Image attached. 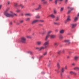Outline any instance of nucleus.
I'll return each instance as SVG.
<instances>
[{
    "instance_id": "1",
    "label": "nucleus",
    "mask_w": 79,
    "mask_h": 79,
    "mask_svg": "<svg viewBox=\"0 0 79 79\" xmlns=\"http://www.w3.org/2000/svg\"><path fill=\"white\" fill-rule=\"evenodd\" d=\"M19 42H22V43L26 44V38L24 36L22 37L20 40H19Z\"/></svg>"
},
{
    "instance_id": "2",
    "label": "nucleus",
    "mask_w": 79,
    "mask_h": 79,
    "mask_svg": "<svg viewBox=\"0 0 79 79\" xmlns=\"http://www.w3.org/2000/svg\"><path fill=\"white\" fill-rule=\"evenodd\" d=\"M49 40H48L44 43L43 45L45 47V48H47V45H48L49 44Z\"/></svg>"
},
{
    "instance_id": "3",
    "label": "nucleus",
    "mask_w": 79,
    "mask_h": 79,
    "mask_svg": "<svg viewBox=\"0 0 79 79\" xmlns=\"http://www.w3.org/2000/svg\"><path fill=\"white\" fill-rule=\"evenodd\" d=\"M4 15L6 16V17H7L8 18L11 17V16L12 17V16H13V15H12V14H10L8 13H4Z\"/></svg>"
},
{
    "instance_id": "4",
    "label": "nucleus",
    "mask_w": 79,
    "mask_h": 79,
    "mask_svg": "<svg viewBox=\"0 0 79 79\" xmlns=\"http://www.w3.org/2000/svg\"><path fill=\"white\" fill-rule=\"evenodd\" d=\"M42 8V5L39 4L38 5V7L35 9V10H40Z\"/></svg>"
},
{
    "instance_id": "5",
    "label": "nucleus",
    "mask_w": 79,
    "mask_h": 79,
    "mask_svg": "<svg viewBox=\"0 0 79 79\" xmlns=\"http://www.w3.org/2000/svg\"><path fill=\"white\" fill-rule=\"evenodd\" d=\"M65 30L63 29H62L60 30L59 31V33L60 34H63L64 33V32Z\"/></svg>"
},
{
    "instance_id": "6",
    "label": "nucleus",
    "mask_w": 79,
    "mask_h": 79,
    "mask_svg": "<svg viewBox=\"0 0 79 79\" xmlns=\"http://www.w3.org/2000/svg\"><path fill=\"white\" fill-rule=\"evenodd\" d=\"M50 38L51 39H54L56 38V35H50Z\"/></svg>"
},
{
    "instance_id": "7",
    "label": "nucleus",
    "mask_w": 79,
    "mask_h": 79,
    "mask_svg": "<svg viewBox=\"0 0 79 79\" xmlns=\"http://www.w3.org/2000/svg\"><path fill=\"white\" fill-rule=\"evenodd\" d=\"M71 21V19H70V16H69L68 17L67 20L65 21V23H66L67 22H69V21Z\"/></svg>"
},
{
    "instance_id": "8",
    "label": "nucleus",
    "mask_w": 79,
    "mask_h": 79,
    "mask_svg": "<svg viewBox=\"0 0 79 79\" xmlns=\"http://www.w3.org/2000/svg\"><path fill=\"white\" fill-rule=\"evenodd\" d=\"M42 44V42L41 41H39L36 42V44H37L38 45H41Z\"/></svg>"
},
{
    "instance_id": "9",
    "label": "nucleus",
    "mask_w": 79,
    "mask_h": 79,
    "mask_svg": "<svg viewBox=\"0 0 79 79\" xmlns=\"http://www.w3.org/2000/svg\"><path fill=\"white\" fill-rule=\"evenodd\" d=\"M37 22H39V20H34L31 23L32 24H34L35 23H37Z\"/></svg>"
},
{
    "instance_id": "10",
    "label": "nucleus",
    "mask_w": 79,
    "mask_h": 79,
    "mask_svg": "<svg viewBox=\"0 0 79 79\" xmlns=\"http://www.w3.org/2000/svg\"><path fill=\"white\" fill-rule=\"evenodd\" d=\"M10 13H12V15H13V16H12V17H14V16H18V15H17V14L13 13L12 11H10Z\"/></svg>"
},
{
    "instance_id": "11",
    "label": "nucleus",
    "mask_w": 79,
    "mask_h": 79,
    "mask_svg": "<svg viewBox=\"0 0 79 79\" xmlns=\"http://www.w3.org/2000/svg\"><path fill=\"white\" fill-rule=\"evenodd\" d=\"M25 15L26 16H32V14L30 13H26Z\"/></svg>"
},
{
    "instance_id": "12",
    "label": "nucleus",
    "mask_w": 79,
    "mask_h": 79,
    "mask_svg": "<svg viewBox=\"0 0 79 79\" xmlns=\"http://www.w3.org/2000/svg\"><path fill=\"white\" fill-rule=\"evenodd\" d=\"M49 16L51 17L52 18H55V16L53 14H51L49 15Z\"/></svg>"
},
{
    "instance_id": "13",
    "label": "nucleus",
    "mask_w": 79,
    "mask_h": 79,
    "mask_svg": "<svg viewBox=\"0 0 79 79\" xmlns=\"http://www.w3.org/2000/svg\"><path fill=\"white\" fill-rule=\"evenodd\" d=\"M45 48V47L42 46L39 49L40 50H44Z\"/></svg>"
},
{
    "instance_id": "14",
    "label": "nucleus",
    "mask_w": 79,
    "mask_h": 79,
    "mask_svg": "<svg viewBox=\"0 0 79 79\" xmlns=\"http://www.w3.org/2000/svg\"><path fill=\"white\" fill-rule=\"evenodd\" d=\"M79 56H75L74 57V59L75 61H77L78 59H79Z\"/></svg>"
},
{
    "instance_id": "15",
    "label": "nucleus",
    "mask_w": 79,
    "mask_h": 79,
    "mask_svg": "<svg viewBox=\"0 0 79 79\" xmlns=\"http://www.w3.org/2000/svg\"><path fill=\"white\" fill-rule=\"evenodd\" d=\"M61 72L60 73H63L64 72V68H62L61 70Z\"/></svg>"
},
{
    "instance_id": "16",
    "label": "nucleus",
    "mask_w": 79,
    "mask_h": 79,
    "mask_svg": "<svg viewBox=\"0 0 79 79\" xmlns=\"http://www.w3.org/2000/svg\"><path fill=\"white\" fill-rule=\"evenodd\" d=\"M49 37H50V35L48 34L46 37V38L45 39V40H47L48 39Z\"/></svg>"
},
{
    "instance_id": "17",
    "label": "nucleus",
    "mask_w": 79,
    "mask_h": 79,
    "mask_svg": "<svg viewBox=\"0 0 79 79\" xmlns=\"http://www.w3.org/2000/svg\"><path fill=\"white\" fill-rule=\"evenodd\" d=\"M43 56H46L47 55V52L45 51L43 54Z\"/></svg>"
},
{
    "instance_id": "18",
    "label": "nucleus",
    "mask_w": 79,
    "mask_h": 79,
    "mask_svg": "<svg viewBox=\"0 0 79 79\" xmlns=\"http://www.w3.org/2000/svg\"><path fill=\"white\" fill-rule=\"evenodd\" d=\"M53 23L54 24H55V25H60V23H56L55 22H54Z\"/></svg>"
},
{
    "instance_id": "19",
    "label": "nucleus",
    "mask_w": 79,
    "mask_h": 79,
    "mask_svg": "<svg viewBox=\"0 0 79 79\" xmlns=\"http://www.w3.org/2000/svg\"><path fill=\"white\" fill-rule=\"evenodd\" d=\"M57 66L58 69H60V64L59 63H57Z\"/></svg>"
},
{
    "instance_id": "20",
    "label": "nucleus",
    "mask_w": 79,
    "mask_h": 79,
    "mask_svg": "<svg viewBox=\"0 0 79 79\" xmlns=\"http://www.w3.org/2000/svg\"><path fill=\"white\" fill-rule=\"evenodd\" d=\"M73 69H74V70H77L78 71H79V67H75Z\"/></svg>"
},
{
    "instance_id": "21",
    "label": "nucleus",
    "mask_w": 79,
    "mask_h": 79,
    "mask_svg": "<svg viewBox=\"0 0 79 79\" xmlns=\"http://www.w3.org/2000/svg\"><path fill=\"white\" fill-rule=\"evenodd\" d=\"M58 43L56 42L54 43V45L55 47H57L58 46Z\"/></svg>"
},
{
    "instance_id": "22",
    "label": "nucleus",
    "mask_w": 79,
    "mask_h": 79,
    "mask_svg": "<svg viewBox=\"0 0 79 79\" xmlns=\"http://www.w3.org/2000/svg\"><path fill=\"white\" fill-rule=\"evenodd\" d=\"M64 42H66L67 44H70V42L69 40H65L64 41Z\"/></svg>"
},
{
    "instance_id": "23",
    "label": "nucleus",
    "mask_w": 79,
    "mask_h": 79,
    "mask_svg": "<svg viewBox=\"0 0 79 79\" xmlns=\"http://www.w3.org/2000/svg\"><path fill=\"white\" fill-rule=\"evenodd\" d=\"M59 20H60V17H57L56 19V21H59Z\"/></svg>"
},
{
    "instance_id": "24",
    "label": "nucleus",
    "mask_w": 79,
    "mask_h": 79,
    "mask_svg": "<svg viewBox=\"0 0 79 79\" xmlns=\"http://www.w3.org/2000/svg\"><path fill=\"white\" fill-rule=\"evenodd\" d=\"M60 76L61 78H63V73H60Z\"/></svg>"
},
{
    "instance_id": "25",
    "label": "nucleus",
    "mask_w": 79,
    "mask_h": 79,
    "mask_svg": "<svg viewBox=\"0 0 79 79\" xmlns=\"http://www.w3.org/2000/svg\"><path fill=\"white\" fill-rule=\"evenodd\" d=\"M19 22L20 23L22 24V23H24V20H20L19 21Z\"/></svg>"
},
{
    "instance_id": "26",
    "label": "nucleus",
    "mask_w": 79,
    "mask_h": 79,
    "mask_svg": "<svg viewBox=\"0 0 79 79\" xmlns=\"http://www.w3.org/2000/svg\"><path fill=\"white\" fill-rule=\"evenodd\" d=\"M19 6H20V7H21L22 8H24V6H23L22 4H20Z\"/></svg>"
},
{
    "instance_id": "27",
    "label": "nucleus",
    "mask_w": 79,
    "mask_h": 79,
    "mask_svg": "<svg viewBox=\"0 0 79 79\" xmlns=\"http://www.w3.org/2000/svg\"><path fill=\"white\" fill-rule=\"evenodd\" d=\"M52 31H48V35H50V34H51V33H52Z\"/></svg>"
},
{
    "instance_id": "28",
    "label": "nucleus",
    "mask_w": 79,
    "mask_h": 79,
    "mask_svg": "<svg viewBox=\"0 0 79 79\" xmlns=\"http://www.w3.org/2000/svg\"><path fill=\"white\" fill-rule=\"evenodd\" d=\"M21 10L18 9H17V10L16 11V13H19V12H20Z\"/></svg>"
},
{
    "instance_id": "29",
    "label": "nucleus",
    "mask_w": 79,
    "mask_h": 79,
    "mask_svg": "<svg viewBox=\"0 0 79 79\" xmlns=\"http://www.w3.org/2000/svg\"><path fill=\"white\" fill-rule=\"evenodd\" d=\"M77 25V24H72V28H74V27H76V25Z\"/></svg>"
},
{
    "instance_id": "30",
    "label": "nucleus",
    "mask_w": 79,
    "mask_h": 79,
    "mask_svg": "<svg viewBox=\"0 0 79 79\" xmlns=\"http://www.w3.org/2000/svg\"><path fill=\"white\" fill-rule=\"evenodd\" d=\"M14 6L15 7H18V3H14Z\"/></svg>"
},
{
    "instance_id": "31",
    "label": "nucleus",
    "mask_w": 79,
    "mask_h": 79,
    "mask_svg": "<svg viewBox=\"0 0 79 79\" xmlns=\"http://www.w3.org/2000/svg\"><path fill=\"white\" fill-rule=\"evenodd\" d=\"M44 20H39V22H40V23H44Z\"/></svg>"
},
{
    "instance_id": "32",
    "label": "nucleus",
    "mask_w": 79,
    "mask_h": 79,
    "mask_svg": "<svg viewBox=\"0 0 79 79\" xmlns=\"http://www.w3.org/2000/svg\"><path fill=\"white\" fill-rule=\"evenodd\" d=\"M30 18H27L26 19V21H29L30 20Z\"/></svg>"
},
{
    "instance_id": "33",
    "label": "nucleus",
    "mask_w": 79,
    "mask_h": 79,
    "mask_svg": "<svg viewBox=\"0 0 79 79\" xmlns=\"http://www.w3.org/2000/svg\"><path fill=\"white\" fill-rule=\"evenodd\" d=\"M9 10V9H6V10L4 12V13H8L7 11H8V10Z\"/></svg>"
},
{
    "instance_id": "34",
    "label": "nucleus",
    "mask_w": 79,
    "mask_h": 79,
    "mask_svg": "<svg viewBox=\"0 0 79 79\" xmlns=\"http://www.w3.org/2000/svg\"><path fill=\"white\" fill-rule=\"evenodd\" d=\"M78 19V17H75L74 20L75 22H76V21Z\"/></svg>"
},
{
    "instance_id": "35",
    "label": "nucleus",
    "mask_w": 79,
    "mask_h": 79,
    "mask_svg": "<svg viewBox=\"0 0 79 79\" xmlns=\"http://www.w3.org/2000/svg\"><path fill=\"white\" fill-rule=\"evenodd\" d=\"M43 4H44V5H46V4H47V1H44L43 2Z\"/></svg>"
},
{
    "instance_id": "36",
    "label": "nucleus",
    "mask_w": 79,
    "mask_h": 79,
    "mask_svg": "<svg viewBox=\"0 0 79 79\" xmlns=\"http://www.w3.org/2000/svg\"><path fill=\"white\" fill-rule=\"evenodd\" d=\"M59 38L60 39H63V36H62V35H60L59 36Z\"/></svg>"
},
{
    "instance_id": "37",
    "label": "nucleus",
    "mask_w": 79,
    "mask_h": 79,
    "mask_svg": "<svg viewBox=\"0 0 79 79\" xmlns=\"http://www.w3.org/2000/svg\"><path fill=\"white\" fill-rule=\"evenodd\" d=\"M61 52V50H59V51L58 52H57V53H58V54H59V55H60V53Z\"/></svg>"
},
{
    "instance_id": "38",
    "label": "nucleus",
    "mask_w": 79,
    "mask_h": 79,
    "mask_svg": "<svg viewBox=\"0 0 79 79\" xmlns=\"http://www.w3.org/2000/svg\"><path fill=\"white\" fill-rule=\"evenodd\" d=\"M35 18H40V16L39 15H37L35 17Z\"/></svg>"
},
{
    "instance_id": "39",
    "label": "nucleus",
    "mask_w": 79,
    "mask_h": 79,
    "mask_svg": "<svg viewBox=\"0 0 79 79\" xmlns=\"http://www.w3.org/2000/svg\"><path fill=\"white\" fill-rule=\"evenodd\" d=\"M74 73V72L71 71L70 72V73L71 74H73Z\"/></svg>"
},
{
    "instance_id": "40",
    "label": "nucleus",
    "mask_w": 79,
    "mask_h": 79,
    "mask_svg": "<svg viewBox=\"0 0 79 79\" xmlns=\"http://www.w3.org/2000/svg\"><path fill=\"white\" fill-rule=\"evenodd\" d=\"M62 52L63 54H64L65 53V51L64 50H63L62 51Z\"/></svg>"
},
{
    "instance_id": "41",
    "label": "nucleus",
    "mask_w": 79,
    "mask_h": 79,
    "mask_svg": "<svg viewBox=\"0 0 79 79\" xmlns=\"http://www.w3.org/2000/svg\"><path fill=\"white\" fill-rule=\"evenodd\" d=\"M63 10H64V7H61L60 9V11H63Z\"/></svg>"
},
{
    "instance_id": "42",
    "label": "nucleus",
    "mask_w": 79,
    "mask_h": 79,
    "mask_svg": "<svg viewBox=\"0 0 79 79\" xmlns=\"http://www.w3.org/2000/svg\"><path fill=\"white\" fill-rule=\"evenodd\" d=\"M46 33V31H44L42 33V34H45Z\"/></svg>"
},
{
    "instance_id": "43",
    "label": "nucleus",
    "mask_w": 79,
    "mask_h": 79,
    "mask_svg": "<svg viewBox=\"0 0 79 79\" xmlns=\"http://www.w3.org/2000/svg\"><path fill=\"white\" fill-rule=\"evenodd\" d=\"M26 37L27 38H28L29 39H30V38H31V37L30 36H27Z\"/></svg>"
},
{
    "instance_id": "44",
    "label": "nucleus",
    "mask_w": 79,
    "mask_h": 79,
    "mask_svg": "<svg viewBox=\"0 0 79 79\" xmlns=\"http://www.w3.org/2000/svg\"><path fill=\"white\" fill-rule=\"evenodd\" d=\"M55 32H58V29H56L55 30Z\"/></svg>"
},
{
    "instance_id": "45",
    "label": "nucleus",
    "mask_w": 79,
    "mask_h": 79,
    "mask_svg": "<svg viewBox=\"0 0 79 79\" xmlns=\"http://www.w3.org/2000/svg\"><path fill=\"white\" fill-rule=\"evenodd\" d=\"M54 14H56V11L55 10H54Z\"/></svg>"
},
{
    "instance_id": "46",
    "label": "nucleus",
    "mask_w": 79,
    "mask_h": 79,
    "mask_svg": "<svg viewBox=\"0 0 79 79\" xmlns=\"http://www.w3.org/2000/svg\"><path fill=\"white\" fill-rule=\"evenodd\" d=\"M71 10H69L68 12V14H69L70 13H71Z\"/></svg>"
},
{
    "instance_id": "47",
    "label": "nucleus",
    "mask_w": 79,
    "mask_h": 79,
    "mask_svg": "<svg viewBox=\"0 0 79 79\" xmlns=\"http://www.w3.org/2000/svg\"><path fill=\"white\" fill-rule=\"evenodd\" d=\"M29 53H30V54H31V55H32V53H33V52H29Z\"/></svg>"
},
{
    "instance_id": "48",
    "label": "nucleus",
    "mask_w": 79,
    "mask_h": 79,
    "mask_svg": "<svg viewBox=\"0 0 79 79\" xmlns=\"http://www.w3.org/2000/svg\"><path fill=\"white\" fill-rule=\"evenodd\" d=\"M39 26H42L43 25L42 24H39Z\"/></svg>"
},
{
    "instance_id": "49",
    "label": "nucleus",
    "mask_w": 79,
    "mask_h": 79,
    "mask_svg": "<svg viewBox=\"0 0 79 79\" xmlns=\"http://www.w3.org/2000/svg\"><path fill=\"white\" fill-rule=\"evenodd\" d=\"M19 24H20V22H17L16 23V25H19Z\"/></svg>"
},
{
    "instance_id": "50",
    "label": "nucleus",
    "mask_w": 79,
    "mask_h": 79,
    "mask_svg": "<svg viewBox=\"0 0 79 79\" xmlns=\"http://www.w3.org/2000/svg\"><path fill=\"white\" fill-rule=\"evenodd\" d=\"M73 74H74V75H75V76H76L77 73H76L74 72L73 73Z\"/></svg>"
},
{
    "instance_id": "51",
    "label": "nucleus",
    "mask_w": 79,
    "mask_h": 79,
    "mask_svg": "<svg viewBox=\"0 0 79 79\" xmlns=\"http://www.w3.org/2000/svg\"><path fill=\"white\" fill-rule=\"evenodd\" d=\"M56 71H57V73H59V71L58 70H55Z\"/></svg>"
},
{
    "instance_id": "52",
    "label": "nucleus",
    "mask_w": 79,
    "mask_h": 79,
    "mask_svg": "<svg viewBox=\"0 0 79 79\" xmlns=\"http://www.w3.org/2000/svg\"><path fill=\"white\" fill-rule=\"evenodd\" d=\"M42 57H43V56H40L39 58V60H40V59L41 58H42Z\"/></svg>"
},
{
    "instance_id": "53",
    "label": "nucleus",
    "mask_w": 79,
    "mask_h": 79,
    "mask_svg": "<svg viewBox=\"0 0 79 79\" xmlns=\"http://www.w3.org/2000/svg\"><path fill=\"white\" fill-rule=\"evenodd\" d=\"M10 25H12V24H13V23L11 22L10 23Z\"/></svg>"
},
{
    "instance_id": "54",
    "label": "nucleus",
    "mask_w": 79,
    "mask_h": 79,
    "mask_svg": "<svg viewBox=\"0 0 79 79\" xmlns=\"http://www.w3.org/2000/svg\"><path fill=\"white\" fill-rule=\"evenodd\" d=\"M67 68H68V67H67V66H65V69H67Z\"/></svg>"
},
{
    "instance_id": "55",
    "label": "nucleus",
    "mask_w": 79,
    "mask_h": 79,
    "mask_svg": "<svg viewBox=\"0 0 79 79\" xmlns=\"http://www.w3.org/2000/svg\"><path fill=\"white\" fill-rule=\"evenodd\" d=\"M10 3V1H8L7 2L8 5H9V4Z\"/></svg>"
},
{
    "instance_id": "56",
    "label": "nucleus",
    "mask_w": 79,
    "mask_h": 79,
    "mask_svg": "<svg viewBox=\"0 0 79 79\" xmlns=\"http://www.w3.org/2000/svg\"><path fill=\"white\" fill-rule=\"evenodd\" d=\"M72 64L73 66H75V63H73Z\"/></svg>"
},
{
    "instance_id": "57",
    "label": "nucleus",
    "mask_w": 79,
    "mask_h": 79,
    "mask_svg": "<svg viewBox=\"0 0 79 79\" xmlns=\"http://www.w3.org/2000/svg\"><path fill=\"white\" fill-rule=\"evenodd\" d=\"M70 9L71 10H70L72 11V10H73L74 9L73 8H70Z\"/></svg>"
},
{
    "instance_id": "58",
    "label": "nucleus",
    "mask_w": 79,
    "mask_h": 79,
    "mask_svg": "<svg viewBox=\"0 0 79 79\" xmlns=\"http://www.w3.org/2000/svg\"><path fill=\"white\" fill-rule=\"evenodd\" d=\"M36 48V50H37V49H39V47H37V48Z\"/></svg>"
},
{
    "instance_id": "59",
    "label": "nucleus",
    "mask_w": 79,
    "mask_h": 79,
    "mask_svg": "<svg viewBox=\"0 0 79 79\" xmlns=\"http://www.w3.org/2000/svg\"><path fill=\"white\" fill-rule=\"evenodd\" d=\"M1 8H2V5H0V10L1 9Z\"/></svg>"
},
{
    "instance_id": "60",
    "label": "nucleus",
    "mask_w": 79,
    "mask_h": 79,
    "mask_svg": "<svg viewBox=\"0 0 79 79\" xmlns=\"http://www.w3.org/2000/svg\"><path fill=\"white\" fill-rule=\"evenodd\" d=\"M45 0H41V1H42V2H45Z\"/></svg>"
},
{
    "instance_id": "61",
    "label": "nucleus",
    "mask_w": 79,
    "mask_h": 79,
    "mask_svg": "<svg viewBox=\"0 0 79 79\" xmlns=\"http://www.w3.org/2000/svg\"><path fill=\"white\" fill-rule=\"evenodd\" d=\"M68 1V0H65V3L67 2Z\"/></svg>"
},
{
    "instance_id": "62",
    "label": "nucleus",
    "mask_w": 79,
    "mask_h": 79,
    "mask_svg": "<svg viewBox=\"0 0 79 79\" xmlns=\"http://www.w3.org/2000/svg\"><path fill=\"white\" fill-rule=\"evenodd\" d=\"M29 31H31V28H29L28 29Z\"/></svg>"
},
{
    "instance_id": "63",
    "label": "nucleus",
    "mask_w": 79,
    "mask_h": 79,
    "mask_svg": "<svg viewBox=\"0 0 79 79\" xmlns=\"http://www.w3.org/2000/svg\"><path fill=\"white\" fill-rule=\"evenodd\" d=\"M70 58V57L69 56H67V58Z\"/></svg>"
},
{
    "instance_id": "64",
    "label": "nucleus",
    "mask_w": 79,
    "mask_h": 79,
    "mask_svg": "<svg viewBox=\"0 0 79 79\" xmlns=\"http://www.w3.org/2000/svg\"><path fill=\"white\" fill-rule=\"evenodd\" d=\"M77 16H79V13L78 14Z\"/></svg>"
}]
</instances>
